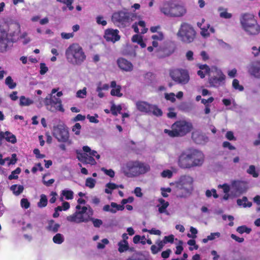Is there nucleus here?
Returning a JSON list of instances; mask_svg holds the SVG:
<instances>
[{"mask_svg": "<svg viewBox=\"0 0 260 260\" xmlns=\"http://www.w3.org/2000/svg\"><path fill=\"white\" fill-rule=\"evenodd\" d=\"M204 161V155L203 152L195 149H189L182 151L178 155L177 164L183 169L201 166Z\"/></svg>", "mask_w": 260, "mask_h": 260, "instance_id": "1", "label": "nucleus"}, {"mask_svg": "<svg viewBox=\"0 0 260 260\" xmlns=\"http://www.w3.org/2000/svg\"><path fill=\"white\" fill-rule=\"evenodd\" d=\"M150 171V166L148 164L139 160L129 161L122 167L123 173L128 177L139 176Z\"/></svg>", "mask_w": 260, "mask_h": 260, "instance_id": "2", "label": "nucleus"}, {"mask_svg": "<svg viewBox=\"0 0 260 260\" xmlns=\"http://www.w3.org/2000/svg\"><path fill=\"white\" fill-rule=\"evenodd\" d=\"M65 55L67 61L74 66H80L86 58L82 47L77 43L70 45L66 50Z\"/></svg>", "mask_w": 260, "mask_h": 260, "instance_id": "3", "label": "nucleus"}, {"mask_svg": "<svg viewBox=\"0 0 260 260\" xmlns=\"http://www.w3.org/2000/svg\"><path fill=\"white\" fill-rule=\"evenodd\" d=\"M192 129V124L185 120H178L171 126V129H165L164 133L172 138L183 137Z\"/></svg>", "mask_w": 260, "mask_h": 260, "instance_id": "4", "label": "nucleus"}, {"mask_svg": "<svg viewBox=\"0 0 260 260\" xmlns=\"http://www.w3.org/2000/svg\"><path fill=\"white\" fill-rule=\"evenodd\" d=\"M196 36L197 32L194 27L187 22L181 23L177 33L179 40L184 44H190L193 42Z\"/></svg>", "mask_w": 260, "mask_h": 260, "instance_id": "5", "label": "nucleus"}, {"mask_svg": "<svg viewBox=\"0 0 260 260\" xmlns=\"http://www.w3.org/2000/svg\"><path fill=\"white\" fill-rule=\"evenodd\" d=\"M133 14L124 11L114 12L111 17L112 22L119 27H125L132 20Z\"/></svg>", "mask_w": 260, "mask_h": 260, "instance_id": "6", "label": "nucleus"}, {"mask_svg": "<svg viewBox=\"0 0 260 260\" xmlns=\"http://www.w3.org/2000/svg\"><path fill=\"white\" fill-rule=\"evenodd\" d=\"M170 76L174 82L181 85L187 84L190 80L188 72L184 69L172 70L170 72Z\"/></svg>", "mask_w": 260, "mask_h": 260, "instance_id": "7", "label": "nucleus"}, {"mask_svg": "<svg viewBox=\"0 0 260 260\" xmlns=\"http://www.w3.org/2000/svg\"><path fill=\"white\" fill-rule=\"evenodd\" d=\"M52 135L59 142H68L69 140V133L64 124H57L53 127Z\"/></svg>", "mask_w": 260, "mask_h": 260, "instance_id": "8", "label": "nucleus"}, {"mask_svg": "<svg viewBox=\"0 0 260 260\" xmlns=\"http://www.w3.org/2000/svg\"><path fill=\"white\" fill-rule=\"evenodd\" d=\"M93 211L92 208L89 206V209L87 212V216L84 217L83 215H80L77 211L74 214L67 216V219L68 221L79 223L81 222H87L89 221L90 217L93 215Z\"/></svg>", "mask_w": 260, "mask_h": 260, "instance_id": "9", "label": "nucleus"}, {"mask_svg": "<svg viewBox=\"0 0 260 260\" xmlns=\"http://www.w3.org/2000/svg\"><path fill=\"white\" fill-rule=\"evenodd\" d=\"M76 153L78 159L83 164H90L91 165H94L96 164V161L93 158V156H95L97 154L96 151L91 150L89 155L85 153H82L79 150H77Z\"/></svg>", "mask_w": 260, "mask_h": 260, "instance_id": "10", "label": "nucleus"}, {"mask_svg": "<svg viewBox=\"0 0 260 260\" xmlns=\"http://www.w3.org/2000/svg\"><path fill=\"white\" fill-rule=\"evenodd\" d=\"M216 73L218 77L213 76L209 78V83L211 86L218 87L221 83L223 82L225 79V76L220 70H218L216 67L213 69Z\"/></svg>", "mask_w": 260, "mask_h": 260, "instance_id": "11", "label": "nucleus"}, {"mask_svg": "<svg viewBox=\"0 0 260 260\" xmlns=\"http://www.w3.org/2000/svg\"><path fill=\"white\" fill-rule=\"evenodd\" d=\"M118 33L119 31L117 29L108 28L105 30L104 37L106 41L115 43L120 39Z\"/></svg>", "mask_w": 260, "mask_h": 260, "instance_id": "12", "label": "nucleus"}, {"mask_svg": "<svg viewBox=\"0 0 260 260\" xmlns=\"http://www.w3.org/2000/svg\"><path fill=\"white\" fill-rule=\"evenodd\" d=\"M9 40L8 38L7 32L0 26V52H4L7 51Z\"/></svg>", "mask_w": 260, "mask_h": 260, "instance_id": "13", "label": "nucleus"}, {"mask_svg": "<svg viewBox=\"0 0 260 260\" xmlns=\"http://www.w3.org/2000/svg\"><path fill=\"white\" fill-rule=\"evenodd\" d=\"M240 23L243 28L250 26L252 23L253 24L257 23L256 20L254 19V16L249 13H245L241 15Z\"/></svg>", "mask_w": 260, "mask_h": 260, "instance_id": "14", "label": "nucleus"}, {"mask_svg": "<svg viewBox=\"0 0 260 260\" xmlns=\"http://www.w3.org/2000/svg\"><path fill=\"white\" fill-rule=\"evenodd\" d=\"M117 64L121 70L125 72H131L134 69L132 63L123 57L118 58Z\"/></svg>", "mask_w": 260, "mask_h": 260, "instance_id": "15", "label": "nucleus"}, {"mask_svg": "<svg viewBox=\"0 0 260 260\" xmlns=\"http://www.w3.org/2000/svg\"><path fill=\"white\" fill-rule=\"evenodd\" d=\"M248 73L256 78L260 79V62H252L248 67Z\"/></svg>", "mask_w": 260, "mask_h": 260, "instance_id": "16", "label": "nucleus"}, {"mask_svg": "<svg viewBox=\"0 0 260 260\" xmlns=\"http://www.w3.org/2000/svg\"><path fill=\"white\" fill-rule=\"evenodd\" d=\"M232 187L239 193H242L247 189V183L240 180H234L232 183Z\"/></svg>", "mask_w": 260, "mask_h": 260, "instance_id": "17", "label": "nucleus"}, {"mask_svg": "<svg viewBox=\"0 0 260 260\" xmlns=\"http://www.w3.org/2000/svg\"><path fill=\"white\" fill-rule=\"evenodd\" d=\"M48 110L52 112L57 111L63 112L64 111V109L62 105L61 100L59 98L55 99L53 100L51 106L48 107Z\"/></svg>", "mask_w": 260, "mask_h": 260, "instance_id": "18", "label": "nucleus"}, {"mask_svg": "<svg viewBox=\"0 0 260 260\" xmlns=\"http://www.w3.org/2000/svg\"><path fill=\"white\" fill-rule=\"evenodd\" d=\"M1 135V145L2 144V141L4 139H5L7 142H10L12 144H15L17 142L16 136L12 133L9 132H6L5 133L0 131Z\"/></svg>", "mask_w": 260, "mask_h": 260, "instance_id": "19", "label": "nucleus"}, {"mask_svg": "<svg viewBox=\"0 0 260 260\" xmlns=\"http://www.w3.org/2000/svg\"><path fill=\"white\" fill-rule=\"evenodd\" d=\"M171 11V17H180L186 13V10L184 7L175 4Z\"/></svg>", "mask_w": 260, "mask_h": 260, "instance_id": "20", "label": "nucleus"}, {"mask_svg": "<svg viewBox=\"0 0 260 260\" xmlns=\"http://www.w3.org/2000/svg\"><path fill=\"white\" fill-rule=\"evenodd\" d=\"M174 4L171 2H165L160 7V11L164 15L171 17V9L173 8Z\"/></svg>", "mask_w": 260, "mask_h": 260, "instance_id": "21", "label": "nucleus"}, {"mask_svg": "<svg viewBox=\"0 0 260 260\" xmlns=\"http://www.w3.org/2000/svg\"><path fill=\"white\" fill-rule=\"evenodd\" d=\"M137 109L142 112L150 113V108L151 104L144 101H138L136 103Z\"/></svg>", "mask_w": 260, "mask_h": 260, "instance_id": "22", "label": "nucleus"}, {"mask_svg": "<svg viewBox=\"0 0 260 260\" xmlns=\"http://www.w3.org/2000/svg\"><path fill=\"white\" fill-rule=\"evenodd\" d=\"M250 26H247L244 27L243 29L250 35H257L260 32V26L256 23L255 24H251Z\"/></svg>", "mask_w": 260, "mask_h": 260, "instance_id": "23", "label": "nucleus"}, {"mask_svg": "<svg viewBox=\"0 0 260 260\" xmlns=\"http://www.w3.org/2000/svg\"><path fill=\"white\" fill-rule=\"evenodd\" d=\"M59 227V224L55 223L53 220H51L49 222L48 225L47 226V230L49 231H51L55 233L58 231Z\"/></svg>", "mask_w": 260, "mask_h": 260, "instance_id": "24", "label": "nucleus"}, {"mask_svg": "<svg viewBox=\"0 0 260 260\" xmlns=\"http://www.w3.org/2000/svg\"><path fill=\"white\" fill-rule=\"evenodd\" d=\"M10 189L16 196L20 194L24 190V187L21 185L14 184L10 187Z\"/></svg>", "mask_w": 260, "mask_h": 260, "instance_id": "25", "label": "nucleus"}, {"mask_svg": "<svg viewBox=\"0 0 260 260\" xmlns=\"http://www.w3.org/2000/svg\"><path fill=\"white\" fill-rule=\"evenodd\" d=\"M150 113H152L154 115L159 117L162 116V111L157 106L151 104L150 108Z\"/></svg>", "mask_w": 260, "mask_h": 260, "instance_id": "26", "label": "nucleus"}, {"mask_svg": "<svg viewBox=\"0 0 260 260\" xmlns=\"http://www.w3.org/2000/svg\"><path fill=\"white\" fill-rule=\"evenodd\" d=\"M158 202L161 204V206L158 208L159 212L160 213H165L167 208L169 205V202L165 201V200L162 198L159 199Z\"/></svg>", "mask_w": 260, "mask_h": 260, "instance_id": "27", "label": "nucleus"}, {"mask_svg": "<svg viewBox=\"0 0 260 260\" xmlns=\"http://www.w3.org/2000/svg\"><path fill=\"white\" fill-rule=\"evenodd\" d=\"M156 52L157 53V56L158 58H162L170 55L168 49L165 47H159L156 49Z\"/></svg>", "mask_w": 260, "mask_h": 260, "instance_id": "28", "label": "nucleus"}, {"mask_svg": "<svg viewBox=\"0 0 260 260\" xmlns=\"http://www.w3.org/2000/svg\"><path fill=\"white\" fill-rule=\"evenodd\" d=\"M34 103L33 101L29 98H26L24 96L22 95L20 97L19 105L21 106H28Z\"/></svg>", "mask_w": 260, "mask_h": 260, "instance_id": "29", "label": "nucleus"}, {"mask_svg": "<svg viewBox=\"0 0 260 260\" xmlns=\"http://www.w3.org/2000/svg\"><path fill=\"white\" fill-rule=\"evenodd\" d=\"M118 251L120 253L125 252L129 249L128 242L123 243L122 241H119L118 243Z\"/></svg>", "mask_w": 260, "mask_h": 260, "instance_id": "30", "label": "nucleus"}, {"mask_svg": "<svg viewBox=\"0 0 260 260\" xmlns=\"http://www.w3.org/2000/svg\"><path fill=\"white\" fill-rule=\"evenodd\" d=\"M48 203L47 198L46 195L42 194L40 196V199L38 203V206L40 208H43L47 206Z\"/></svg>", "mask_w": 260, "mask_h": 260, "instance_id": "31", "label": "nucleus"}, {"mask_svg": "<svg viewBox=\"0 0 260 260\" xmlns=\"http://www.w3.org/2000/svg\"><path fill=\"white\" fill-rule=\"evenodd\" d=\"M243 202H247V198L246 197H243L242 199H238L237 200V204L241 206H243V207H250L252 206L251 202H248V203H243Z\"/></svg>", "mask_w": 260, "mask_h": 260, "instance_id": "32", "label": "nucleus"}, {"mask_svg": "<svg viewBox=\"0 0 260 260\" xmlns=\"http://www.w3.org/2000/svg\"><path fill=\"white\" fill-rule=\"evenodd\" d=\"M220 233L218 232L216 233H212L211 234L207 236L206 238H204L202 240V242L204 243H207L208 241H211L216 238V237H220Z\"/></svg>", "mask_w": 260, "mask_h": 260, "instance_id": "33", "label": "nucleus"}, {"mask_svg": "<svg viewBox=\"0 0 260 260\" xmlns=\"http://www.w3.org/2000/svg\"><path fill=\"white\" fill-rule=\"evenodd\" d=\"M5 83L10 89H14L16 86V83L13 81L11 76H8L6 78Z\"/></svg>", "mask_w": 260, "mask_h": 260, "instance_id": "34", "label": "nucleus"}, {"mask_svg": "<svg viewBox=\"0 0 260 260\" xmlns=\"http://www.w3.org/2000/svg\"><path fill=\"white\" fill-rule=\"evenodd\" d=\"M61 194L65 197L66 200H72L73 199L74 192L71 190H63L61 192Z\"/></svg>", "mask_w": 260, "mask_h": 260, "instance_id": "35", "label": "nucleus"}, {"mask_svg": "<svg viewBox=\"0 0 260 260\" xmlns=\"http://www.w3.org/2000/svg\"><path fill=\"white\" fill-rule=\"evenodd\" d=\"M64 241V238L61 234H56L53 238V241L57 244H61Z\"/></svg>", "mask_w": 260, "mask_h": 260, "instance_id": "36", "label": "nucleus"}, {"mask_svg": "<svg viewBox=\"0 0 260 260\" xmlns=\"http://www.w3.org/2000/svg\"><path fill=\"white\" fill-rule=\"evenodd\" d=\"M251 231V229L247 227L246 225H241L238 226L237 229V232L242 234L244 233L249 234Z\"/></svg>", "mask_w": 260, "mask_h": 260, "instance_id": "37", "label": "nucleus"}, {"mask_svg": "<svg viewBox=\"0 0 260 260\" xmlns=\"http://www.w3.org/2000/svg\"><path fill=\"white\" fill-rule=\"evenodd\" d=\"M121 86L117 85L115 88H113L110 92L112 96H117L118 97H121L122 96V93H120Z\"/></svg>", "mask_w": 260, "mask_h": 260, "instance_id": "38", "label": "nucleus"}, {"mask_svg": "<svg viewBox=\"0 0 260 260\" xmlns=\"http://www.w3.org/2000/svg\"><path fill=\"white\" fill-rule=\"evenodd\" d=\"M21 169L20 168H17L15 170L13 171L11 174L9 176L8 178L9 180L16 179L18 178L17 176L21 172Z\"/></svg>", "mask_w": 260, "mask_h": 260, "instance_id": "39", "label": "nucleus"}, {"mask_svg": "<svg viewBox=\"0 0 260 260\" xmlns=\"http://www.w3.org/2000/svg\"><path fill=\"white\" fill-rule=\"evenodd\" d=\"M247 173L251 175L253 177L256 178L258 176V173L255 170V167L253 165H250L247 170Z\"/></svg>", "mask_w": 260, "mask_h": 260, "instance_id": "40", "label": "nucleus"}, {"mask_svg": "<svg viewBox=\"0 0 260 260\" xmlns=\"http://www.w3.org/2000/svg\"><path fill=\"white\" fill-rule=\"evenodd\" d=\"M187 244L190 246L189 247V250L190 251H192L193 250H197L199 248V246L196 244V241L194 239L189 240L187 241Z\"/></svg>", "mask_w": 260, "mask_h": 260, "instance_id": "41", "label": "nucleus"}, {"mask_svg": "<svg viewBox=\"0 0 260 260\" xmlns=\"http://www.w3.org/2000/svg\"><path fill=\"white\" fill-rule=\"evenodd\" d=\"M232 85L234 88L237 90H239L240 91H242L244 90V87L242 85L239 84V82L237 79H234L233 80Z\"/></svg>", "mask_w": 260, "mask_h": 260, "instance_id": "42", "label": "nucleus"}, {"mask_svg": "<svg viewBox=\"0 0 260 260\" xmlns=\"http://www.w3.org/2000/svg\"><path fill=\"white\" fill-rule=\"evenodd\" d=\"M121 109L122 108L120 105L116 106L115 105H113L111 107V113L114 116L117 115L118 113H120Z\"/></svg>", "mask_w": 260, "mask_h": 260, "instance_id": "43", "label": "nucleus"}, {"mask_svg": "<svg viewBox=\"0 0 260 260\" xmlns=\"http://www.w3.org/2000/svg\"><path fill=\"white\" fill-rule=\"evenodd\" d=\"M95 184V180L89 177L86 179L85 182V185L87 187H89L90 188H92L94 187Z\"/></svg>", "mask_w": 260, "mask_h": 260, "instance_id": "44", "label": "nucleus"}, {"mask_svg": "<svg viewBox=\"0 0 260 260\" xmlns=\"http://www.w3.org/2000/svg\"><path fill=\"white\" fill-rule=\"evenodd\" d=\"M89 220L92 221L93 225L95 228H100L103 224V221L101 219L94 218L92 216L90 217Z\"/></svg>", "mask_w": 260, "mask_h": 260, "instance_id": "45", "label": "nucleus"}, {"mask_svg": "<svg viewBox=\"0 0 260 260\" xmlns=\"http://www.w3.org/2000/svg\"><path fill=\"white\" fill-rule=\"evenodd\" d=\"M203 138V136L198 133H193L192 135V138L195 143L197 144L201 143V139Z\"/></svg>", "mask_w": 260, "mask_h": 260, "instance_id": "46", "label": "nucleus"}, {"mask_svg": "<svg viewBox=\"0 0 260 260\" xmlns=\"http://www.w3.org/2000/svg\"><path fill=\"white\" fill-rule=\"evenodd\" d=\"M162 240L164 241V243H165L166 244L168 243L172 244L174 241V236L171 234L168 236H165Z\"/></svg>", "mask_w": 260, "mask_h": 260, "instance_id": "47", "label": "nucleus"}, {"mask_svg": "<svg viewBox=\"0 0 260 260\" xmlns=\"http://www.w3.org/2000/svg\"><path fill=\"white\" fill-rule=\"evenodd\" d=\"M81 126L79 123H76L72 127V131L75 133L76 135H79L80 134V129Z\"/></svg>", "mask_w": 260, "mask_h": 260, "instance_id": "48", "label": "nucleus"}, {"mask_svg": "<svg viewBox=\"0 0 260 260\" xmlns=\"http://www.w3.org/2000/svg\"><path fill=\"white\" fill-rule=\"evenodd\" d=\"M210 25L208 24L207 27L201 28V34L203 37H207L210 36V32L208 31Z\"/></svg>", "mask_w": 260, "mask_h": 260, "instance_id": "49", "label": "nucleus"}, {"mask_svg": "<svg viewBox=\"0 0 260 260\" xmlns=\"http://www.w3.org/2000/svg\"><path fill=\"white\" fill-rule=\"evenodd\" d=\"M124 205H118L116 203L112 202L111 203V206L117 211H122L124 209Z\"/></svg>", "mask_w": 260, "mask_h": 260, "instance_id": "50", "label": "nucleus"}, {"mask_svg": "<svg viewBox=\"0 0 260 260\" xmlns=\"http://www.w3.org/2000/svg\"><path fill=\"white\" fill-rule=\"evenodd\" d=\"M86 94H87L86 88L85 87H84L83 89L79 90L77 92L76 96L78 98H85Z\"/></svg>", "mask_w": 260, "mask_h": 260, "instance_id": "51", "label": "nucleus"}, {"mask_svg": "<svg viewBox=\"0 0 260 260\" xmlns=\"http://www.w3.org/2000/svg\"><path fill=\"white\" fill-rule=\"evenodd\" d=\"M47 174H45L43 176L42 182L46 186H50L54 182L55 180L54 179H50L48 181L45 180V177L47 176Z\"/></svg>", "mask_w": 260, "mask_h": 260, "instance_id": "52", "label": "nucleus"}, {"mask_svg": "<svg viewBox=\"0 0 260 260\" xmlns=\"http://www.w3.org/2000/svg\"><path fill=\"white\" fill-rule=\"evenodd\" d=\"M53 99L51 98V95H49L47 96L44 100V104L46 106L47 109L48 110V107H50L52 104V102L53 101Z\"/></svg>", "mask_w": 260, "mask_h": 260, "instance_id": "53", "label": "nucleus"}, {"mask_svg": "<svg viewBox=\"0 0 260 260\" xmlns=\"http://www.w3.org/2000/svg\"><path fill=\"white\" fill-rule=\"evenodd\" d=\"M102 171H103L105 174L111 178H113L115 176V172L112 169L108 170L104 168H102Z\"/></svg>", "mask_w": 260, "mask_h": 260, "instance_id": "54", "label": "nucleus"}, {"mask_svg": "<svg viewBox=\"0 0 260 260\" xmlns=\"http://www.w3.org/2000/svg\"><path fill=\"white\" fill-rule=\"evenodd\" d=\"M188 179H191V178L190 177H184L182 178L180 180V181L177 183V186L180 188H182L183 187V186L185 183V181Z\"/></svg>", "mask_w": 260, "mask_h": 260, "instance_id": "55", "label": "nucleus"}, {"mask_svg": "<svg viewBox=\"0 0 260 260\" xmlns=\"http://www.w3.org/2000/svg\"><path fill=\"white\" fill-rule=\"evenodd\" d=\"M152 39L155 41H161L164 39V34L162 32H158L157 34L153 35Z\"/></svg>", "mask_w": 260, "mask_h": 260, "instance_id": "56", "label": "nucleus"}, {"mask_svg": "<svg viewBox=\"0 0 260 260\" xmlns=\"http://www.w3.org/2000/svg\"><path fill=\"white\" fill-rule=\"evenodd\" d=\"M21 206L22 207L24 208L25 209H28L30 206V203L28 202V200L25 198H23L21 200Z\"/></svg>", "mask_w": 260, "mask_h": 260, "instance_id": "57", "label": "nucleus"}, {"mask_svg": "<svg viewBox=\"0 0 260 260\" xmlns=\"http://www.w3.org/2000/svg\"><path fill=\"white\" fill-rule=\"evenodd\" d=\"M137 24L142 27L141 34H144L147 31L148 29L145 27V22L144 21H139Z\"/></svg>", "mask_w": 260, "mask_h": 260, "instance_id": "58", "label": "nucleus"}, {"mask_svg": "<svg viewBox=\"0 0 260 260\" xmlns=\"http://www.w3.org/2000/svg\"><path fill=\"white\" fill-rule=\"evenodd\" d=\"M190 232L191 234H188L187 237L189 238H195L197 237L196 234L198 233V230L192 226H191L190 228Z\"/></svg>", "mask_w": 260, "mask_h": 260, "instance_id": "59", "label": "nucleus"}, {"mask_svg": "<svg viewBox=\"0 0 260 260\" xmlns=\"http://www.w3.org/2000/svg\"><path fill=\"white\" fill-rule=\"evenodd\" d=\"M173 176V173L171 171L169 170H166L162 172L161 176L164 178H170Z\"/></svg>", "mask_w": 260, "mask_h": 260, "instance_id": "60", "label": "nucleus"}, {"mask_svg": "<svg viewBox=\"0 0 260 260\" xmlns=\"http://www.w3.org/2000/svg\"><path fill=\"white\" fill-rule=\"evenodd\" d=\"M179 245L176 246V250L175 251V254L177 255L180 254L183 250V247L182 246L183 242L182 241H179Z\"/></svg>", "mask_w": 260, "mask_h": 260, "instance_id": "61", "label": "nucleus"}, {"mask_svg": "<svg viewBox=\"0 0 260 260\" xmlns=\"http://www.w3.org/2000/svg\"><path fill=\"white\" fill-rule=\"evenodd\" d=\"M96 19V23L98 24H101L103 26H105L107 24V21L103 19V17L102 16H97Z\"/></svg>", "mask_w": 260, "mask_h": 260, "instance_id": "62", "label": "nucleus"}, {"mask_svg": "<svg viewBox=\"0 0 260 260\" xmlns=\"http://www.w3.org/2000/svg\"><path fill=\"white\" fill-rule=\"evenodd\" d=\"M151 252L153 254H156L160 251L157 245L153 244L150 247Z\"/></svg>", "mask_w": 260, "mask_h": 260, "instance_id": "63", "label": "nucleus"}, {"mask_svg": "<svg viewBox=\"0 0 260 260\" xmlns=\"http://www.w3.org/2000/svg\"><path fill=\"white\" fill-rule=\"evenodd\" d=\"M48 70V68L46 66L45 63H41L40 64V73L41 75H44Z\"/></svg>", "mask_w": 260, "mask_h": 260, "instance_id": "64", "label": "nucleus"}]
</instances>
